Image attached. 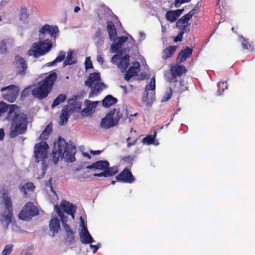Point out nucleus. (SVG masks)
<instances>
[{
	"label": "nucleus",
	"instance_id": "obj_1",
	"mask_svg": "<svg viewBox=\"0 0 255 255\" xmlns=\"http://www.w3.org/2000/svg\"><path fill=\"white\" fill-rule=\"evenodd\" d=\"M5 118L7 121L11 122L8 133L10 138L24 134L27 131L28 116L26 114L20 112L16 105H10L9 111Z\"/></svg>",
	"mask_w": 255,
	"mask_h": 255
},
{
	"label": "nucleus",
	"instance_id": "obj_2",
	"mask_svg": "<svg viewBox=\"0 0 255 255\" xmlns=\"http://www.w3.org/2000/svg\"><path fill=\"white\" fill-rule=\"evenodd\" d=\"M76 147L72 144H68L65 140L59 137L58 140L54 144V148L52 151V160L57 164L59 159H65L66 161L73 162L75 159Z\"/></svg>",
	"mask_w": 255,
	"mask_h": 255
},
{
	"label": "nucleus",
	"instance_id": "obj_3",
	"mask_svg": "<svg viewBox=\"0 0 255 255\" xmlns=\"http://www.w3.org/2000/svg\"><path fill=\"white\" fill-rule=\"evenodd\" d=\"M57 77L55 72L50 73L44 79L38 82L37 87L32 90V95L40 100L46 97L51 92Z\"/></svg>",
	"mask_w": 255,
	"mask_h": 255
},
{
	"label": "nucleus",
	"instance_id": "obj_4",
	"mask_svg": "<svg viewBox=\"0 0 255 255\" xmlns=\"http://www.w3.org/2000/svg\"><path fill=\"white\" fill-rule=\"evenodd\" d=\"M52 47V42L51 40H40L32 44L28 51V54L37 58L48 53Z\"/></svg>",
	"mask_w": 255,
	"mask_h": 255
},
{
	"label": "nucleus",
	"instance_id": "obj_5",
	"mask_svg": "<svg viewBox=\"0 0 255 255\" xmlns=\"http://www.w3.org/2000/svg\"><path fill=\"white\" fill-rule=\"evenodd\" d=\"M1 203L3 205L4 210L0 215V220L2 223L5 222L8 225L11 222L13 208L11 197L7 193L2 194Z\"/></svg>",
	"mask_w": 255,
	"mask_h": 255
},
{
	"label": "nucleus",
	"instance_id": "obj_6",
	"mask_svg": "<svg viewBox=\"0 0 255 255\" xmlns=\"http://www.w3.org/2000/svg\"><path fill=\"white\" fill-rule=\"evenodd\" d=\"M187 72V70L185 66L179 64L173 65L171 66L170 70L166 71L164 74L165 79L168 83H177V77L182 76Z\"/></svg>",
	"mask_w": 255,
	"mask_h": 255
},
{
	"label": "nucleus",
	"instance_id": "obj_7",
	"mask_svg": "<svg viewBox=\"0 0 255 255\" xmlns=\"http://www.w3.org/2000/svg\"><path fill=\"white\" fill-rule=\"evenodd\" d=\"M39 214L38 208L31 202H27L20 211L18 218L22 220L29 221Z\"/></svg>",
	"mask_w": 255,
	"mask_h": 255
},
{
	"label": "nucleus",
	"instance_id": "obj_8",
	"mask_svg": "<svg viewBox=\"0 0 255 255\" xmlns=\"http://www.w3.org/2000/svg\"><path fill=\"white\" fill-rule=\"evenodd\" d=\"M155 78L152 77L150 83L147 85L144 89V96L142 98V101L146 106H151L155 100Z\"/></svg>",
	"mask_w": 255,
	"mask_h": 255
},
{
	"label": "nucleus",
	"instance_id": "obj_9",
	"mask_svg": "<svg viewBox=\"0 0 255 255\" xmlns=\"http://www.w3.org/2000/svg\"><path fill=\"white\" fill-rule=\"evenodd\" d=\"M16 76H24L28 68L27 61L22 57L17 55L12 64Z\"/></svg>",
	"mask_w": 255,
	"mask_h": 255
},
{
	"label": "nucleus",
	"instance_id": "obj_10",
	"mask_svg": "<svg viewBox=\"0 0 255 255\" xmlns=\"http://www.w3.org/2000/svg\"><path fill=\"white\" fill-rule=\"evenodd\" d=\"M0 91L4 92L2 94V97L5 100L13 103L16 100L19 94V88L14 85H10L2 88Z\"/></svg>",
	"mask_w": 255,
	"mask_h": 255
},
{
	"label": "nucleus",
	"instance_id": "obj_11",
	"mask_svg": "<svg viewBox=\"0 0 255 255\" xmlns=\"http://www.w3.org/2000/svg\"><path fill=\"white\" fill-rule=\"evenodd\" d=\"M48 148V144L46 141H42L35 145L34 154L36 162L44 160L47 157Z\"/></svg>",
	"mask_w": 255,
	"mask_h": 255
},
{
	"label": "nucleus",
	"instance_id": "obj_12",
	"mask_svg": "<svg viewBox=\"0 0 255 255\" xmlns=\"http://www.w3.org/2000/svg\"><path fill=\"white\" fill-rule=\"evenodd\" d=\"M58 32L57 26L45 24L39 29V36L40 39H44L45 36L49 34L51 38H56V34Z\"/></svg>",
	"mask_w": 255,
	"mask_h": 255
},
{
	"label": "nucleus",
	"instance_id": "obj_13",
	"mask_svg": "<svg viewBox=\"0 0 255 255\" xmlns=\"http://www.w3.org/2000/svg\"><path fill=\"white\" fill-rule=\"evenodd\" d=\"M115 114V110H111L106 114L105 117L102 119L100 123V126L102 128L108 129L117 125L114 119Z\"/></svg>",
	"mask_w": 255,
	"mask_h": 255
},
{
	"label": "nucleus",
	"instance_id": "obj_14",
	"mask_svg": "<svg viewBox=\"0 0 255 255\" xmlns=\"http://www.w3.org/2000/svg\"><path fill=\"white\" fill-rule=\"evenodd\" d=\"M82 230L80 233V239L81 243L84 244H90L94 242L92 237L89 232L88 229L85 224L84 221L81 217Z\"/></svg>",
	"mask_w": 255,
	"mask_h": 255
},
{
	"label": "nucleus",
	"instance_id": "obj_15",
	"mask_svg": "<svg viewBox=\"0 0 255 255\" xmlns=\"http://www.w3.org/2000/svg\"><path fill=\"white\" fill-rule=\"evenodd\" d=\"M116 178L117 180L124 183H131L135 180V178L128 168H125Z\"/></svg>",
	"mask_w": 255,
	"mask_h": 255
},
{
	"label": "nucleus",
	"instance_id": "obj_16",
	"mask_svg": "<svg viewBox=\"0 0 255 255\" xmlns=\"http://www.w3.org/2000/svg\"><path fill=\"white\" fill-rule=\"evenodd\" d=\"M63 211L74 219V214L76 213L77 207L66 200H62L60 204Z\"/></svg>",
	"mask_w": 255,
	"mask_h": 255
},
{
	"label": "nucleus",
	"instance_id": "obj_17",
	"mask_svg": "<svg viewBox=\"0 0 255 255\" xmlns=\"http://www.w3.org/2000/svg\"><path fill=\"white\" fill-rule=\"evenodd\" d=\"M99 103L98 101H91L89 100H85L84 104L86 108L82 110L81 113L82 115H87L91 114L92 112L95 111V108L97 107Z\"/></svg>",
	"mask_w": 255,
	"mask_h": 255
},
{
	"label": "nucleus",
	"instance_id": "obj_18",
	"mask_svg": "<svg viewBox=\"0 0 255 255\" xmlns=\"http://www.w3.org/2000/svg\"><path fill=\"white\" fill-rule=\"evenodd\" d=\"M193 50L189 47L187 46L185 49H182L178 54L177 62L179 64L184 62L187 59L190 58L192 54Z\"/></svg>",
	"mask_w": 255,
	"mask_h": 255
},
{
	"label": "nucleus",
	"instance_id": "obj_19",
	"mask_svg": "<svg viewBox=\"0 0 255 255\" xmlns=\"http://www.w3.org/2000/svg\"><path fill=\"white\" fill-rule=\"evenodd\" d=\"M114 110H115L116 116L114 119L117 125L120 119L123 122L128 119V111L127 108H124L122 110H116L115 109Z\"/></svg>",
	"mask_w": 255,
	"mask_h": 255
},
{
	"label": "nucleus",
	"instance_id": "obj_20",
	"mask_svg": "<svg viewBox=\"0 0 255 255\" xmlns=\"http://www.w3.org/2000/svg\"><path fill=\"white\" fill-rule=\"evenodd\" d=\"M110 164L107 160H100L93 163L92 164L87 166V169H94L100 170H106L108 168Z\"/></svg>",
	"mask_w": 255,
	"mask_h": 255
},
{
	"label": "nucleus",
	"instance_id": "obj_21",
	"mask_svg": "<svg viewBox=\"0 0 255 255\" xmlns=\"http://www.w3.org/2000/svg\"><path fill=\"white\" fill-rule=\"evenodd\" d=\"M140 67V64L136 62L134 66L130 67L125 74V79L128 81L131 77L137 74Z\"/></svg>",
	"mask_w": 255,
	"mask_h": 255
},
{
	"label": "nucleus",
	"instance_id": "obj_22",
	"mask_svg": "<svg viewBox=\"0 0 255 255\" xmlns=\"http://www.w3.org/2000/svg\"><path fill=\"white\" fill-rule=\"evenodd\" d=\"M129 64V56L126 55L120 58V62L117 63L118 68L121 70L122 72L126 71Z\"/></svg>",
	"mask_w": 255,
	"mask_h": 255
},
{
	"label": "nucleus",
	"instance_id": "obj_23",
	"mask_svg": "<svg viewBox=\"0 0 255 255\" xmlns=\"http://www.w3.org/2000/svg\"><path fill=\"white\" fill-rule=\"evenodd\" d=\"M105 86L106 85L102 82L96 83L94 86H92V87H91V91L89 94L88 97L91 98L95 96H97L99 93L103 91L104 88H105Z\"/></svg>",
	"mask_w": 255,
	"mask_h": 255
},
{
	"label": "nucleus",
	"instance_id": "obj_24",
	"mask_svg": "<svg viewBox=\"0 0 255 255\" xmlns=\"http://www.w3.org/2000/svg\"><path fill=\"white\" fill-rule=\"evenodd\" d=\"M101 80V76L99 73H91L89 78L85 81V85L89 87H92L95 83L99 82Z\"/></svg>",
	"mask_w": 255,
	"mask_h": 255
},
{
	"label": "nucleus",
	"instance_id": "obj_25",
	"mask_svg": "<svg viewBox=\"0 0 255 255\" xmlns=\"http://www.w3.org/2000/svg\"><path fill=\"white\" fill-rule=\"evenodd\" d=\"M107 31L111 40L113 41L117 39V29L114 24L111 21H108L107 22Z\"/></svg>",
	"mask_w": 255,
	"mask_h": 255
},
{
	"label": "nucleus",
	"instance_id": "obj_26",
	"mask_svg": "<svg viewBox=\"0 0 255 255\" xmlns=\"http://www.w3.org/2000/svg\"><path fill=\"white\" fill-rule=\"evenodd\" d=\"M59 220L57 217L51 219L49 223L50 230L52 232V236L54 237L55 234L58 232L60 229Z\"/></svg>",
	"mask_w": 255,
	"mask_h": 255
},
{
	"label": "nucleus",
	"instance_id": "obj_27",
	"mask_svg": "<svg viewBox=\"0 0 255 255\" xmlns=\"http://www.w3.org/2000/svg\"><path fill=\"white\" fill-rule=\"evenodd\" d=\"M177 47L176 46H169L163 50L162 51V58L164 60H166L171 57L175 52Z\"/></svg>",
	"mask_w": 255,
	"mask_h": 255
},
{
	"label": "nucleus",
	"instance_id": "obj_28",
	"mask_svg": "<svg viewBox=\"0 0 255 255\" xmlns=\"http://www.w3.org/2000/svg\"><path fill=\"white\" fill-rule=\"evenodd\" d=\"M118 102V100L111 95L106 96L102 101L103 106L105 108H109Z\"/></svg>",
	"mask_w": 255,
	"mask_h": 255
},
{
	"label": "nucleus",
	"instance_id": "obj_29",
	"mask_svg": "<svg viewBox=\"0 0 255 255\" xmlns=\"http://www.w3.org/2000/svg\"><path fill=\"white\" fill-rule=\"evenodd\" d=\"M35 186L32 182H29L25 183L20 188L19 190L21 192L23 193V196L25 197L27 196V191L32 192L35 189Z\"/></svg>",
	"mask_w": 255,
	"mask_h": 255
},
{
	"label": "nucleus",
	"instance_id": "obj_30",
	"mask_svg": "<svg viewBox=\"0 0 255 255\" xmlns=\"http://www.w3.org/2000/svg\"><path fill=\"white\" fill-rule=\"evenodd\" d=\"M128 39L127 36H122L119 37L117 39V42L116 41V40H115L112 43L111 45L112 49L115 51H118L121 47L123 44L128 40Z\"/></svg>",
	"mask_w": 255,
	"mask_h": 255
},
{
	"label": "nucleus",
	"instance_id": "obj_31",
	"mask_svg": "<svg viewBox=\"0 0 255 255\" xmlns=\"http://www.w3.org/2000/svg\"><path fill=\"white\" fill-rule=\"evenodd\" d=\"M52 131V125L51 124H48L43 130L39 136V138L42 140H47L49 135Z\"/></svg>",
	"mask_w": 255,
	"mask_h": 255
},
{
	"label": "nucleus",
	"instance_id": "obj_32",
	"mask_svg": "<svg viewBox=\"0 0 255 255\" xmlns=\"http://www.w3.org/2000/svg\"><path fill=\"white\" fill-rule=\"evenodd\" d=\"M66 53L64 51H60L58 56L52 62L47 63L48 66H52L56 64L57 63L62 62L65 58Z\"/></svg>",
	"mask_w": 255,
	"mask_h": 255
},
{
	"label": "nucleus",
	"instance_id": "obj_33",
	"mask_svg": "<svg viewBox=\"0 0 255 255\" xmlns=\"http://www.w3.org/2000/svg\"><path fill=\"white\" fill-rule=\"evenodd\" d=\"M73 51H69L67 53V55L66 57V59L64 60L63 62V66H66L67 65H70L75 64L76 62V61L74 60V57L73 56Z\"/></svg>",
	"mask_w": 255,
	"mask_h": 255
},
{
	"label": "nucleus",
	"instance_id": "obj_34",
	"mask_svg": "<svg viewBox=\"0 0 255 255\" xmlns=\"http://www.w3.org/2000/svg\"><path fill=\"white\" fill-rule=\"evenodd\" d=\"M191 18L192 17L188 13L185 14L176 22L177 27L180 28L183 25L187 23Z\"/></svg>",
	"mask_w": 255,
	"mask_h": 255
},
{
	"label": "nucleus",
	"instance_id": "obj_35",
	"mask_svg": "<svg viewBox=\"0 0 255 255\" xmlns=\"http://www.w3.org/2000/svg\"><path fill=\"white\" fill-rule=\"evenodd\" d=\"M66 232V240L70 244H72L75 242L74 232L70 229V226L68 229L64 228Z\"/></svg>",
	"mask_w": 255,
	"mask_h": 255
},
{
	"label": "nucleus",
	"instance_id": "obj_36",
	"mask_svg": "<svg viewBox=\"0 0 255 255\" xmlns=\"http://www.w3.org/2000/svg\"><path fill=\"white\" fill-rule=\"evenodd\" d=\"M240 38L242 39V46L244 49L249 50L253 51L254 49L253 43H250L248 39H245L243 36H240Z\"/></svg>",
	"mask_w": 255,
	"mask_h": 255
},
{
	"label": "nucleus",
	"instance_id": "obj_37",
	"mask_svg": "<svg viewBox=\"0 0 255 255\" xmlns=\"http://www.w3.org/2000/svg\"><path fill=\"white\" fill-rule=\"evenodd\" d=\"M66 99V96L65 94H61L59 95L54 100L53 104H52V108H53L57 106L61 103L64 102Z\"/></svg>",
	"mask_w": 255,
	"mask_h": 255
},
{
	"label": "nucleus",
	"instance_id": "obj_38",
	"mask_svg": "<svg viewBox=\"0 0 255 255\" xmlns=\"http://www.w3.org/2000/svg\"><path fill=\"white\" fill-rule=\"evenodd\" d=\"M69 118L68 112L67 111V108L66 109V106H64L62 111V113L60 115V119L61 121V124L64 125L67 123Z\"/></svg>",
	"mask_w": 255,
	"mask_h": 255
},
{
	"label": "nucleus",
	"instance_id": "obj_39",
	"mask_svg": "<svg viewBox=\"0 0 255 255\" xmlns=\"http://www.w3.org/2000/svg\"><path fill=\"white\" fill-rule=\"evenodd\" d=\"M156 131H154L153 134L148 135L142 139V142L148 145L153 143L156 137Z\"/></svg>",
	"mask_w": 255,
	"mask_h": 255
},
{
	"label": "nucleus",
	"instance_id": "obj_40",
	"mask_svg": "<svg viewBox=\"0 0 255 255\" xmlns=\"http://www.w3.org/2000/svg\"><path fill=\"white\" fill-rule=\"evenodd\" d=\"M166 18L171 22L175 21L178 18L174 10H169L166 13Z\"/></svg>",
	"mask_w": 255,
	"mask_h": 255
},
{
	"label": "nucleus",
	"instance_id": "obj_41",
	"mask_svg": "<svg viewBox=\"0 0 255 255\" xmlns=\"http://www.w3.org/2000/svg\"><path fill=\"white\" fill-rule=\"evenodd\" d=\"M218 94L221 95L225 90L228 89V85L226 82L220 81L218 84Z\"/></svg>",
	"mask_w": 255,
	"mask_h": 255
},
{
	"label": "nucleus",
	"instance_id": "obj_42",
	"mask_svg": "<svg viewBox=\"0 0 255 255\" xmlns=\"http://www.w3.org/2000/svg\"><path fill=\"white\" fill-rule=\"evenodd\" d=\"M28 17V14L27 11V9L25 7L21 8L20 12L19 13V18L21 20L25 21Z\"/></svg>",
	"mask_w": 255,
	"mask_h": 255
},
{
	"label": "nucleus",
	"instance_id": "obj_43",
	"mask_svg": "<svg viewBox=\"0 0 255 255\" xmlns=\"http://www.w3.org/2000/svg\"><path fill=\"white\" fill-rule=\"evenodd\" d=\"M106 171L108 176H112L116 174L118 172V170L117 167L115 166L111 167H109L108 168L106 169Z\"/></svg>",
	"mask_w": 255,
	"mask_h": 255
},
{
	"label": "nucleus",
	"instance_id": "obj_44",
	"mask_svg": "<svg viewBox=\"0 0 255 255\" xmlns=\"http://www.w3.org/2000/svg\"><path fill=\"white\" fill-rule=\"evenodd\" d=\"M10 105H7L3 102H0V116L7 111H9V107Z\"/></svg>",
	"mask_w": 255,
	"mask_h": 255
},
{
	"label": "nucleus",
	"instance_id": "obj_45",
	"mask_svg": "<svg viewBox=\"0 0 255 255\" xmlns=\"http://www.w3.org/2000/svg\"><path fill=\"white\" fill-rule=\"evenodd\" d=\"M8 40H2L0 41V52L1 53H5L6 52V41H7Z\"/></svg>",
	"mask_w": 255,
	"mask_h": 255
},
{
	"label": "nucleus",
	"instance_id": "obj_46",
	"mask_svg": "<svg viewBox=\"0 0 255 255\" xmlns=\"http://www.w3.org/2000/svg\"><path fill=\"white\" fill-rule=\"evenodd\" d=\"M12 245H6L2 252V255H9L12 252Z\"/></svg>",
	"mask_w": 255,
	"mask_h": 255
},
{
	"label": "nucleus",
	"instance_id": "obj_47",
	"mask_svg": "<svg viewBox=\"0 0 255 255\" xmlns=\"http://www.w3.org/2000/svg\"><path fill=\"white\" fill-rule=\"evenodd\" d=\"M61 220L63 228L68 229L69 227V226L67 224V222L68 221V218L67 217L65 216L64 213H63V215H60L59 216Z\"/></svg>",
	"mask_w": 255,
	"mask_h": 255
},
{
	"label": "nucleus",
	"instance_id": "obj_48",
	"mask_svg": "<svg viewBox=\"0 0 255 255\" xmlns=\"http://www.w3.org/2000/svg\"><path fill=\"white\" fill-rule=\"evenodd\" d=\"M172 95V90L171 88H169L168 90L166 91L164 96V100L165 101H168L169 100Z\"/></svg>",
	"mask_w": 255,
	"mask_h": 255
},
{
	"label": "nucleus",
	"instance_id": "obj_49",
	"mask_svg": "<svg viewBox=\"0 0 255 255\" xmlns=\"http://www.w3.org/2000/svg\"><path fill=\"white\" fill-rule=\"evenodd\" d=\"M133 159H134L133 157H132L130 155H128V156H125L123 158V160L125 162H126L127 163L130 165V166H131L132 165Z\"/></svg>",
	"mask_w": 255,
	"mask_h": 255
},
{
	"label": "nucleus",
	"instance_id": "obj_50",
	"mask_svg": "<svg viewBox=\"0 0 255 255\" xmlns=\"http://www.w3.org/2000/svg\"><path fill=\"white\" fill-rule=\"evenodd\" d=\"M85 68L86 70L88 69H92L93 68V66L92 64V62L91 60L90 59V57H86V60H85Z\"/></svg>",
	"mask_w": 255,
	"mask_h": 255
},
{
	"label": "nucleus",
	"instance_id": "obj_51",
	"mask_svg": "<svg viewBox=\"0 0 255 255\" xmlns=\"http://www.w3.org/2000/svg\"><path fill=\"white\" fill-rule=\"evenodd\" d=\"M191 0H175L174 5L176 7H179L181 4L189 2Z\"/></svg>",
	"mask_w": 255,
	"mask_h": 255
},
{
	"label": "nucleus",
	"instance_id": "obj_52",
	"mask_svg": "<svg viewBox=\"0 0 255 255\" xmlns=\"http://www.w3.org/2000/svg\"><path fill=\"white\" fill-rule=\"evenodd\" d=\"M184 34V31H180L177 35L174 38V42H180L182 40L183 35Z\"/></svg>",
	"mask_w": 255,
	"mask_h": 255
},
{
	"label": "nucleus",
	"instance_id": "obj_53",
	"mask_svg": "<svg viewBox=\"0 0 255 255\" xmlns=\"http://www.w3.org/2000/svg\"><path fill=\"white\" fill-rule=\"evenodd\" d=\"M120 56L119 55H117V54H115L111 58V62L114 64H116L118 60H120Z\"/></svg>",
	"mask_w": 255,
	"mask_h": 255
},
{
	"label": "nucleus",
	"instance_id": "obj_54",
	"mask_svg": "<svg viewBox=\"0 0 255 255\" xmlns=\"http://www.w3.org/2000/svg\"><path fill=\"white\" fill-rule=\"evenodd\" d=\"M94 176L97 177H108L106 170H104V172L100 173H95Z\"/></svg>",
	"mask_w": 255,
	"mask_h": 255
},
{
	"label": "nucleus",
	"instance_id": "obj_55",
	"mask_svg": "<svg viewBox=\"0 0 255 255\" xmlns=\"http://www.w3.org/2000/svg\"><path fill=\"white\" fill-rule=\"evenodd\" d=\"M184 9L183 8H182V9H177L176 10H174L175 13V14L177 16V18H178V17L179 16H180L183 12Z\"/></svg>",
	"mask_w": 255,
	"mask_h": 255
},
{
	"label": "nucleus",
	"instance_id": "obj_56",
	"mask_svg": "<svg viewBox=\"0 0 255 255\" xmlns=\"http://www.w3.org/2000/svg\"><path fill=\"white\" fill-rule=\"evenodd\" d=\"M54 210L58 214V216L63 215V212L61 210L60 208L58 205H55Z\"/></svg>",
	"mask_w": 255,
	"mask_h": 255
},
{
	"label": "nucleus",
	"instance_id": "obj_57",
	"mask_svg": "<svg viewBox=\"0 0 255 255\" xmlns=\"http://www.w3.org/2000/svg\"><path fill=\"white\" fill-rule=\"evenodd\" d=\"M130 140V137H128L127 138V141L128 142L127 146L128 147H130V146L134 145L136 143V140H135L132 142H129V141Z\"/></svg>",
	"mask_w": 255,
	"mask_h": 255
},
{
	"label": "nucleus",
	"instance_id": "obj_58",
	"mask_svg": "<svg viewBox=\"0 0 255 255\" xmlns=\"http://www.w3.org/2000/svg\"><path fill=\"white\" fill-rule=\"evenodd\" d=\"M90 247L94 253H95L99 248L98 245H90Z\"/></svg>",
	"mask_w": 255,
	"mask_h": 255
},
{
	"label": "nucleus",
	"instance_id": "obj_59",
	"mask_svg": "<svg viewBox=\"0 0 255 255\" xmlns=\"http://www.w3.org/2000/svg\"><path fill=\"white\" fill-rule=\"evenodd\" d=\"M97 60L98 62L101 64H103L104 63V59L101 55H99L97 56Z\"/></svg>",
	"mask_w": 255,
	"mask_h": 255
},
{
	"label": "nucleus",
	"instance_id": "obj_60",
	"mask_svg": "<svg viewBox=\"0 0 255 255\" xmlns=\"http://www.w3.org/2000/svg\"><path fill=\"white\" fill-rule=\"evenodd\" d=\"M5 135L3 128H0V141L2 140Z\"/></svg>",
	"mask_w": 255,
	"mask_h": 255
},
{
	"label": "nucleus",
	"instance_id": "obj_61",
	"mask_svg": "<svg viewBox=\"0 0 255 255\" xmlns=\"http://www.w3.org/2000/svg\"><path fill=\"white\" fill-rule=\"evenodd\" d=\"M81 106H82V103L81 102H77L75 104V109L78 111L80 110L81 108Z\"/></svg>",
	"mask_w": 255,
	"mask_h": 255
},
{
	"label": "nucleus",
	"instance_id": "obj_62",
	"mask_svg": "<svg viewBox=\"0 0 255 255\" xmlns=\"http://www.w3.org/2000/svg\"><path fill=\"white\" fill-rule=\"evenodd\" d=\"M180 29H181V31H184V33L189 31V29L187 27V26L184 25V24L183 25Z\"/></svg>",
	"mask_w": 255,
	"mask_h": 255
},
{
	"label": "nucleus",
	"instance_id": "obj_63",
	"mask_svg": "<svg viewBox=\"0 0 255 255\" xmlns=\"http://www.w3.org/2000/svg\"><path fill=\"white\" fill-rule=\"evenodd\" d=\"M137 115V113H135L134 114H131L129 116L128 115V123H130L132 120V117H135Z\"/></svg>",
	"mask_w": 255,
	"mask_h": 255
},
{
	"label": "nucleus",
	"instance_id": "obj_64",
	"mask_svg": "<svg viewBox=\"0 0 255 255\" xmlns=\"http://www.w3.org/2000/svg\"><path fill=\"white\" fill-rule=\"evenodd\" d=\"M102 152V150H91L90 152L93 155H97L100 154Z\"/></svg>",
	"mask_w": 255,
	"mask_h": 255
}]
</instances>
